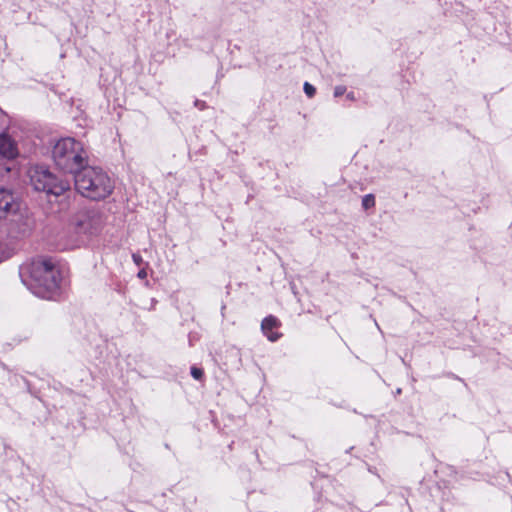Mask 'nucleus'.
<instances>
[{
    "instance_id": "1",
    "label": "nucleus",
    "mask_w": 512,
    "mask_h": 512,
    "mask_svg": "<svg viewBox=\"0 0 512 512\" xmlns=\"http://www.w3.org/2000/svg\"><path fill=\"white\" fill-rule=\"evenodd\" d=\"M24 285L36 296L51 298L59 288L60 271L48 258H36L20 267Z\"/></svg>"
},
{
    "instance_id": "2",
    "label": "nucleus",
    "mask_w": 512,
    "mask_h": 512,
    "mask_svg": "<svg viewBox=\"0 0 512 512\" xmlns=\"http://www.w3.org/2000/svg\"><path fill=\"white\" fill-rule=\"evenodd\" d=\"M74 180L76 190L92 200L104 199L114 189V183L105 171L87 164L74 174Z\"/></svg>"
},
{
    "instance_id": "5",
    "label": "nucleus",
    "mask_w": 512,
    "mask_h": 512,
    "mask_svg": "<svg viewBox=\"0 0 512 512\" xmlns=\"http://www.w3.org/2000/svg\"><path fill=\"white\" fill-rule=\"evenodd\" d=\"M75 225L80 233L95 235L104 225L103 215L97 209L82 210L76 216Z\"/></svg>"
},
{
    "instance_id": "15",
    "label": "nucleus",
    "mask_w": 512,
    "mask_h": 512,
    "mask_svg": "<svg viewBox=\"0 0 512 512\" xmlns=\"http://www.w3.org/2000/svg\"><path fill=\"white\" fill-rule=\"evenodd\" d=\"M195 105H196L197 107H200V109H202V108H203V106H201V103H199V101H196V102H195Z\"/></svg>"
},
{
    "instance_id": "16",
    "label": "nucleus",
    "mask_w": 512,
    "mask_h": 512,
    "mask_svg": "<svg viewBox=\"0 0 512 512\" xmlns=\"http://www.w3.org/2000/svg\"><path fill=\"white\" fill-rule=\"evenodd\" d=\"M195 105H196L197 107H200V109H202V108H203V106H201V103H199V101H196V102H195Z\"/></svg>"
},
{
    "instance_id": "18",
    "label": "nucleus",
    "mask_w": 512,
    "mask_h": 512,
    "mask_svg": "<svg viewBox=\"0 0 512 512\" xmlns=\"http://www.w3.org/2000/svg\"><path fill=\"white\" fill-rule=\"evenodd\" d=\"M401 393V389L398 388L397 391H396V394H400Z\"/></svg>"
},
{
    "instance_id": "4",
    "label": "nucleus",
    "mask_w": 512,
    "mask_h": 512,
    "mask_svg": "<svg viewBox=\"0 0 512 512\" xmlns=\"http://www.w3.org/2000/svg\"><path fill=\"white\" fill-rule=\"evenodd\" d=\"M30 180L35 190L48 195L59 196L70 189V182L57 178L45 167H36L31 171Z\"/></svg>"
},
{
    "instance_id": "8",
    "label": "nucleus",
    "mask_w": 512,
    "mask_h": 512,
    "mask_svg": "<svg viewBox=\"0 0 512 512\" xmlns=\"http://www.w3.org/2000/svg\"><path fill=\"white\" fill-rule=\"evenodd\" d=\"M279 326H280V322L278 321V319L276 317H274L272 315L265 317L261 323L262 332L268 338V340L271 342H275L280 338L281 334L273 331L274 329L278 328Z\"/></svg>"
},
{
    "instance_id": "7",
    "label": "nucleus",
    "mask_w": 512,
    "mask_h": 512,
    "mask_svg": "<svg viewBox=\"0 0 512 512\" xmlns=\"http://www.w3.org/2000/svg\"><path fill=\"white\" fill-rule=\"evenodd\" d=\"M18 156L16 142L7 134H0V157L14 159Z\"/></svg>"
},
{
    "instance_id": "3",
    "label": "nucleus",
    "mask_w": 512,
    "mask_h": 512,
    "mask_svg": "<svg viewBox=\"0 0 512 512\" xmlns=\"http://www.w3.org/2000/svg\"><path fill=\"white\" fill-rule=\"evenodd\" d=\"M56 166L64 172L75 174L88 163L84 145L71 137L58 140L52 150Z\"/></svg>"
},
{
    "instance_id": "13",
    "label": "nucleus",
    "mask_w": 512,
    "mask_h": 512,
    "mask_svg": "<svg viewBox=\"0 0 512 512\" xmlns=\"http://www.w3.org/2000/svg\"><path fill=\"white\" fill-rule=\"evenodd\" d=\"M132 258L136 265H140L143 262V259H142L141 255H139V254H136V253L133 254Z\"/></svg>"
},
{
    "instance_id": "11",
    "label": "nucleus",
    "mask_w": 512,
    "mask_h": 512,
    "mask_svg": "<svg viewBox=\"0 0 512 512\" xmlns=\"http://www.w3.org/2000/svg\"><path fill=\"white\" fill-rule=\"evenodd\" d=\"M191 375L193 376V378L197 381H201L202 380V376H203V370L201 368H198V367H192L191 368Z\"/></svg>"
},
{
    "instance_id": "9",
    "label": "nucleus",
    "mask_w": 512,
    "mask_h": 512,
    "mask_svg": "<svg viewBox=\"0 0 512 512\" xmlns=\"http://www.w3.org/2000/svg\"><path fill=\"white\" fill-rule=\"evenodd\" d=\"M375 206V197L373 194H367L362 199V207L367 210Z\"/></svg>"
},
{
    "instance_id": "17",
    "label": "nucleus",
    "mask_w": 512,
    "mask_h": 512,
    "mask_svg": "<svg viewBox=\"0 0 512 512\" xmlns=\"http://www.w3.org/2000/svg\"><path fill=\"white\" fill-rule=\"evenodd\" d=\"M347 97H348L349 99H353L352 94H348V95H347Z\"/></svg>"
},
{
    "instance_id": "6",
    "label": "nucleus",
    "mask_w": 512,
    "mask_h": 512,
    "mask_svg": "<svg viewBox=\"0 0 512 512\" xmlns=\"http://www.w3.org/2000/svg\"><path fill=\"white\" fill-rule=\"evenodd\" d=\"M19 208L20 204L13 193L8 189L0 188V218L16 213Z\"/></svg>"
},
{
    "instance_id": "10",
    "label": "nucleus",
    "mask_w": 512,
    "mask_h": 512,
    "mask_svg": "<svg viewBox=\"0 0 512 512\" xmlns=\"http://www.w3.org/2000/svg\"><path fill=\"white\" fill-rule=\"evenodd\" d=\"M303 88H304V92H305V94H306L309 98H312V97L315 95V93H316V89H315V87H314L313 85H311L310 83H308V82H305V83H304Z\"/></svg>"
},
{
    "instance_id": "12",
    "label": "nucleus",
    "mask_w": 512,
    "mask_h": 512,
    "mask_svg": "<svg viewBox=\"0 0 512 512\" xmlns=\"http://www.w3.org/2000/svg\"><path fill=\"white\" fill-rule=\"evenodd\" d=\"M346 91V88L344 86H336L334 89V96L340 97L342 96Z\"/></svg>"
},
{
    "instance_id": "14",
    "label": "nucleus",
    "mask_w": 512,
    "mask_h": 512,
    "mask_svg": "<svg viewBox=\"0 0 512 512\" xmlns=\"http://www.w3.org/2000/svg\"><path fill=\"white\" fill-rule=\"evenodd\" d=\"M137 276H138L140 279H145V278L147 277V272H146V270H145V269H141V270L138 272Z\"/></svg>"
}]
</instances>
